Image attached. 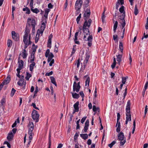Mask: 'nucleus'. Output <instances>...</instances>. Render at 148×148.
<instances>
[{
	"instance_id": "nucleus-1",
	"label": "nucleus",
	"mask_w": 148,
	"mask_h": 148,
	"mask_svg": "<svg viewBox=\"0 0 148 148\" xmlns=\"http://www.w3.org/2000/svg\"><path fill=\"white\" fill-rule=\"evenodd\" d=\"M130 100H129L127 101L126 108V119H128V120L129 121H131V115L130 114Z\"/></svg>"
},
{
	"instance_id": "nucleus-2",
	"label": "nucleus",
	"mask_w": 148,
	"mask_h": 148,
	"mask_svg": "<svg viewBox=\"0 0 148 148\" xmlns=\"http://www.w3.org/2000/svg\"><path fill=\"white\" fill-rule=\"evenodd\" d=\"M118 137L119 140L121 141V145H123L126 142V138L125 137L124 134L123 132H121L118 134Z\"/></svg>"
},
{
	"instance_id": "nucleus-3",
	"label": "nucleus",
	"mask_w": 148,
	"mask_h": 148,
	"mask_svg": "<svg viewBox=\"0 0 148 148\" xmlns=\"http://www.w3.org/2000/svg\"><path fill=\"white\" fill-rule=\"evenodd\" d=\"M27 24H28L29 26H30L31 25L32 26V30L33 31L35 30L36 22L34 19L28 18L27 20Z\"/></svg>"
},
{
	"instance_id": "nucleus-4",
	"label": "nucleus",
	"mask_w": 148,
	"mask_h": 148,
	"mask_svg": "<svg viewBox=\"0 0 148 148\" xmlns=\"http://www.w3.org/2000/svg\"><path fill=\"white\" fill-rule=\"evenodd\" d=\"M32 115L33 119L36 120V122H38L40 115L38 112L36 110H33Z\"/></svg>"
},
{
	"instance_id": "nucleus-5",
	"label": "nucleus",
	"mask_w": 148,
	"mask_h": 148,
	"mask_svg": "<svg viewBox=\"0 0 148 148\" xmlns=\"http://www.w3.org/2000/svg\"><path fill=\"white\" fill-rule=\"evenodd\" d=\"M90 14V9L88 8L85 12L84 14V20H87L89 17Z\"/></svg>"
},
{
	"instance_id": "nucleus-6",
	"label": "nucleus",
	"mask_w": 148,
	"mask_h": 148,
	"mask_svg": "<svg viewBox=\"0 0 148 148\" xmlns=\"http://www.w3.org/2000/svg\"><path fill=\"white\" fill-rule=\"evenodd\" d=\"M82 4L83 1L82 0H77L75 4V9H81Z\"/></svg>"
},
{
	"instance_id": "nucleus-7",
	"label": "nucleus",
	"mask_w": 148,
	"mask_h": 148,
	"mask_svg": "<svg viewBox=\"0 0 148 148\" xmlns=\"http://www.w3.org/2000/svg\"><path fill=\"white\" fill-rule=\"evenodd\" d=\"M90 57V55L89 53L88 52L86 53V57L83 63L84 68H85L86 66V65Z\"/></svg>"
},
{
	"instance_id": "nucleus-8",
	"label": "nucleus",
	"mask_w": 148,
	"mask_h": 148,
	"mask_svg": "<svg viewBox=\"0 0 148 148\" xmlns=\"http://www.w3.org/2000/svg\"><path fill=\"white\" fill-rule=\"evenodd\" d=\"M12 38L14 40L17 41L19 40V35L17 33H16L15 31H12Z\"/></svg>"
},
{
	"instance_id": "nucleus-9",
	"label": "nucleus",
	"mask_w": 148,
	"mask_h": 148,
	"mask_svg": "<svg viewBox=\"0 0 148 148\" xmlns=\"http://www.w3.org/2000/svg\"><path fill=\"white\" fill-rule=\"evenodd\" d=\"M125 16H123V17H120L119 19L122 21L119 22V23L121 24L120 26L122 27V29H123L125 25Z\"/></svg>"
},
{
	"instance_id": "nucleus-10",
	"label": "nucleus",
	"mask_w": 148,
	"mask_h": 148,
	"mask_svg": "<svg viewBox=\"0 0 148 148\" xmlns=\"http://www.w3.org/2000/svg\"><path fill=\"white\" fill-rule=\"evenodd\" d=\"M80 88L79 87H77V83L75 82H74L73 86V91L74 92L76 91L77 92H78L79 91Z\"/></svg>"
},
{
	"instance_id": "nucleus-11",
	"label": "nucleus",
	"mask_w": 148,
	"mask_h": 148,
	"mask_svg": "<svg viewBox=\"0 0 148 148\" xmlns=\"http://www.w3.org/2000/svg\"><path fill=\"white\" fill-rule=\"evenodd\" d=\"M92 36L91 35H89L87 40H85L88 41V45L89 47H90L92 45Z\"/></svg>"
},
{
	"instance_id": "nucleus-12",
	"label": "nucleus",
	"mask_w": 148,
	"mask_h": 148,
	"mask_svg": "<svg viewBox=\"0 0 148 148\" xmlns=\"http://www.w3.org/2000/svg\"><path fill=\"white\" fill-rule=\"evenodd\" d=\"M124 7L122 5L119 9V11L121 13H122V14L120 16V17H123L125 16V11L124 10Z\"/></svg>"
},
{
	"instance_id": "nucleus-13",
	"label": "nucleus",
	"mask_w": 148,
	"mask_h": 148,
	"mask_svg": "<svg viewBox=\"0 0 148 148\" xmlns=\"http://www.w3.org/2000/svg\"><path fill=\"white\" fill-rule=\"evenodd\" d=\"M89 125V121L88 120H87L85 123V125L84 128V132L85 133L86 132H87V130L88 129Z\"/></svg>"
},
{
	"instance_id": "nucleus-14",
	"label": "nucleus",
	"mask_w": 148,
	"mask_h": 148,
	"mask_svg": "<svg viewBox=\"0 0 148 148\" xmlns=\"http://www.w3.org/2000/svg\"><path fill=\"white\" fill-rule=\"evenodd\" d=\"M85 78H87L85 81V86H86L87 84H88V86H89L90 81V77L87 75H86L84 76V78L85 79Z\"/></svg>"
},
{
	"instance_id": "nucleus-15",
	"label": "nucleus",
	"mask_w": 148,
	"mask_h": 148,
	"mask_svg": "<svg viewBox=\"0 0 148 148\" xmlns=\"http://www.w3.org/2000/svg\"><path fill=\"white\" fill-rule=\"evenodd\" d=\"M18 68L22 69L24 64V62L22 60H19L18 62Z\"/></svg>"
},
{
	"instance_id": "nucleus-16",
	"label": "nucleus",
	"mask_w": 148,
	"mask_h": 148,
	"mask_svg": "<svg viewBox=\"0 0 148 148\" xmlns=\"http://www.w3.org/2000/svg\"><path fill=\"white\" fill-rule=\"evenodd\" d=\"M116 60L118 62V64L119 65L120 64L121 62V58L122 57V54H119L118 56H116Z\"/></svg>"
},
{
	"instance_id": "nucleus-17",
	"label": "nucleus",
	"mask_w": 148,
	"mask_h": 148,
	"mask_svg": "<svg viewBox=\"0 0 148 148\" xmlns=\"http://www.w3.org/2000/svg\"><path fill=\"white\" fill-rule=\"evenodd\" d=\"M148 37V34H146L145 32L143 34V36L141 38V39L143 41V42H144L146 41L147 42V38Z\"/></svg>"
},
{
	"instance_id": "nucleus-18",
	"label": "nucleus",
	"mask_w": 148,
	"mask_h": 148,
	"mask_svg": "<svg viewBox=\"0 0 148 148\" xmlns=\"http://www.w3.org/2000/svg\"><path fill=\"white\" fill-rule=\"evenodd\" d=\"M82 30L84 34H85L86 35L90 34V31L88 28H82Z\"/></svg>"
},
{
	"instance_id": "nucleus-19",
	"label": "nucleus",
	"mask_w": 148,
	"mask_h": 148,
	"mask_svg": "<svg viewBox=\"0 0 148 148\" xmlns=\"http://www.w3.org/2000/svg\"><path fill=\"white\" fill-rule=\"evenodd\" d=\"M79 34V32H76L75 34L74 41L75 43L77 44H79V41H77V36Z\"/></svg>"
},
{
	"instance_id": "nucleus-20",
	"label": "nucleus",
	"mask_w": 148,
	"mask_h": 148,
	"mask_svg": "<svg viewBox=\"0 0 148 148\" xmlns=\"http://www.w3.org/2000/svg\"><path fill=\"white\" fill-rule=\"evenodd\" d=\"M13 136V134L12 132H11L9 133L7 137V138L8 140L10 141L12 139Z\"/></svg>"
},
{
	"instance_id": "nucleus-21",
	"label": "nucleus",
	"mask_w": 148,
	"mask_h": 148,
	"mask_svg": "<svg viewBox=\"0 0 148 148\" xmlns=\"http://www.w3.org/2000/svg\"><path fill=\"white\" fill-rule=\"evenodd\" d=\"M31 63H32V64L29 65V67L30 71H32L34 69V67L36 65V63L34 62H33Z\"/></svg>"
},
{
	"instance_id": "nucleus-22",
	"label": "nucleus",
	"mask_w": 148,
	"mask_h": 148,
	"mask_svg": "<svg viewBox=\"0 0 148 148\" xmlns=\"http://www.w3.org/2000/svg\"><path fill=\"white\" fill-rule=\"evenodd\" d=\"M79 105V102L77 101L76 103H75L74 105L73 106L74 108V110H77V111H79V108L78 107Z\"/></svg>"
},
{
	"instance_id": "nucleus-23",
	"label": "nucleus",
	"mask_w": 148,
	"mask_h": 148,
	"mask_svg": "<svg viewBox=\"0 0 148 148\" xmlns=\"http://www.w3.org/2000/svg\"><path fill=\"white\" fill-rule=\"evenodd\" d=\"M35 54L33 53H32L30 57V62H34L35 60Z\"/></svg>"
},
{
	"instance_id": "nucleus-24",
	"label": "nucleus",
	"mask_w": 148,
	"mask_h": 148,
	"mask_svg": "<svg viewBox=\"0 0 148 148\" xmlns=\"http://www.w3.org/2000/svg\"><path fill=\"white\" fill-rule=\"evenodd\" d=\"M80 137L83 139L85 140L88 138V135L87 134H80Z\"/></svg>"
},
{
	"instance_id": "nucleus-25",
	"label": "nucleus",
	"mask_w": 148,
	"mask_h": 148,
	"mask_svg": "<svg viewBox=\"0 0 148 148\" xmlns=\"http://www.w3.org/2000/svg\"><path fill=\"white\" fill-rule=\"evenodd\" d=\"M73 97L75 99H78L79 97V95L76 93L71 92Z\"/></svg>"
},
{
	"instance_id": "nucleus-26",
	"label": "nucleus",
	"mask_w": 148,
	"mask_h": 148,
	"mask_svg": "<svg viewBox=\"0 0 148 148\" xmlns=\"http://www.w3.org/2000/svg\"><path fill=\"white\" fill-rule=\"evenodd\" d=\"M148 86V81H147L146 82V83L145 84L144 88L143 90V94H142L143 97L144 96L146 90Z\"/></svg>"
},
{
	"instance_id": "nucleus-27",
	"label": "nucleus",
	"mask_w": 148,
	"mask_h": 148,
	"mask_svg": "<svg viewBox=\"0 0 148 148\" xmlns=\"http://www.w3.org/2000/svg\"><path fill=\"white\" fill-rule=\"evenodd\" d=\"M118 24V23L117 21H116L113 26V31L114 33L116 32V30Z\"/></svg>"
},
{
	"instance_id": "nucleus-28",
	"label": "nucleus",
	"mask_w": 148,
	"mask_h": 148,
	"mask_svg": "<svg viewBox=\"0 0 148 148\" xmlns=\"http://www.w3.org/2000/svg\"><path fill=\"white\" fill-rule=\"evenodd\" d=\"M22 54V56L23 57V58L24 59L26 58L27 56V54L26 53V50L25 49H24L23 50Z\"/></svg>"
},
{
	"instance_id": "nucleus-29",
	"label": "nucleus",
	"mask_w": 148,
	"mask_h": 148,
	"mask_svg": "<svg viewBox=\"0 0 148 148\" xmlns=\"http://www.w3.org/2000/svg\"><path fill=\"white\" fill-rule=\"evenodd\" d=\"M51 82L52 83L55 85L56 86H57V84L55 81V79L54 77L53 76L50 77Z\"/></svg>"
},
{
	"instance_id": "nucleus-30",
	"label": "nucleus",
	"mask_w": 148,
	"mask_h": 148,
	"mask_svg": "<svg viewBox=\"0 0 148 148\" xmlns=\"http://www.w3.org/2000/svg\"><path fill=\"white\" fill-rule=\"evenodd\" d=\"M119 48L121 53H123V44L122 43L120 42H119Z\"/></svg>"
},
{
	"instance_id": "nucleus-31",
	"label": "nucleus",
	"mask_w": 148,
	"mask_h": 148,
	"mask_svg": "<svg viewBox=\"0 0 148 148\" xmlns=\"http://www.w3.org/2000/svg\"><path fill=\"white\" fill-rule=\"evenodd\" d=\"M85 21L83 25L82 28H86L87 27L88 28L90 26L88 25V23L87 22V20H85Z\"/></svg>"
},
{
	"instance_id": "nucleus-32",
	"label": "nucleus",
	"mask_w": 148,
	"mask_h": 148,
	"mask_svg": "<svg viewBox=\"0 0 148 148\" xmlns=\"http://www.w3.org/2000/svg\"><path fill=\"white\" fill-rule=\"evenodd\" d=\"M37 47V46L35 45L34 44H33L32 47V53H35Z\"/></svg>"
},
{
	"instance_id": "nucleus-33",
	"label": "nucleus",
	"mask_w": 148,
	"mask_h": 148,
	"mask_svg": "<svg viewBox=\"0 0 148 148\" xmlns=\"http://www.w3.org/2000/svg\"><path fill=\"white\" fill-rule=\"evenodd\" d=\"M93 110L94 112H96L97 111L99 112L100 109L99 107H96L94 105L93 106Z\"/></svg>"
},
{
	"instance_id": "nucleus-34",
	"label": "nucleus",
	"mask_w": 148,
	"mask_h": 148,
	"mask_svg": "<svg viewBox=\"0 0 148 148\" xmlns=\"http://www.w3.org/2000/svg\"><path fill=\"white\" fill-rule=\"evenodd\" d=\"M134 13L135 15H137L138 13V10L136 5L135 6Z\"/></svg>"
},
{
	"instance_id": "nucleus-35",
	"label": "nucleus",
	"mask_w": 148,
	"mask_h": 148,
	"mask_svg": "<svg viewBox=\"0 0 148 148\" xmlns=\"http://www.w3.org/2000/svg\"><path fill=\"white\" fill-rule=\"evenodd\" d=\"M23 42H24V44L25 45V46L24 48V49H25L29 45H31V43H28L27 41H23Z\"/></svg>"
},
{
	"instance_id": "nucleus-36",
	"label": "nucleus",
	"mask_w": 148,
	"mask_h": 148,
	"mask_svg": "<svg viewBox=\"0 0 148 148\" xmlns=\"http://www.w3.org/2000/svg\"><path fill=\"white\" fill-rule=\"evenodd\" d=\"M57 44L58 45H57L56 44H55V48L54 49V51L56 53H57L58 52V48L59 44L58 43H57Z\"/></svg>"
},
{
	"instance_id": "nucleus-37",
	"label": "nucleus",
	"mask_w": 148,
	"mask_h": 148,
	"mask_svg": "<svg viewBox=\"0 0 148 148\" xmlns=\"http://www.w3.org/2000/svg\"><path fill=\"white\" fill-rule=\"evenodd\" d=\"M12 44V41L10 39H8L7 41V45L8 47H10Z\"/></svg>"
},
{
	"instance_id": "nucleus-38",
	"label": "nucleus",
	"mask_w": 148,
	"mask_h": 148,
	"mask_svg": "<svg viewBox=\"0 0 148 148\" xmlns=\"http://www.w3.org/2000/svg\"><path fill=\"white\" fill-rule=\"evenodd\" d=\"M25 34L23 36V41H27V38L28 36V33H25Z\"/></svg>"
},
{
	"instance_id": "nucleus-39",
	"label": "nucleus",
	"mask_w": 148,
	"mask_h": 148,
	"mask_svg": "<svg viewBox=\"0 0 148 148\" xmlns=\"http://www.w3.org/2000/svg\"><path fill=\"white\" fill-rule=\"evenodd\" d=\"M32 76V75L30 74L28 72L26 73V76L25 77L26 79L28 81L29 80V78Z\"/></svg>"
},
{
	"instance_id": "nucleus-40",
	"label": "nucleus",
	"mask_w": 148,
	"mask_h": 148,
	"mask_svg": "<svg viewBox=\"0 0 148 148\" xmlns=\"http://www.w3.org/2000/svg\"><path fill=\"white\" fill-rule=\"evenodd\" d=\"M116 58L115 57H114L113 62V64L111 65V67L112 68V69H113L115 67L116 65Z\"/></svg>"
},
{
	"instance_id": "nucleus-41",
	"label": "nucleus",
	"mask_w": 148,
	"mask_h": 148,
	"mask_svg": "<svg viewBox=\"0 0 148 148\" xmlns=\"http://www.w3.org/2000/svg\"><path fill=\"white\" fill-rule=\"evenodd\" d=\"M135 126H136V120H135V119L133 122V126H134V127H133V128L132 130V133L133 134H134V132L135 130Z\"/></svg>"
},
{
	"instance_id": "nucleus-42",
	"label": "nucleus",
	"mask_w": 148,
	"mask_h": 148,
	"mask_svg": "<svg viewBox=\"0 0 148 148\" xmlns=\"http://www.w3.org/2000/svg\"><path fill=\"white\" fill-rule=\"evenodd\" d=\"M16 91V90L14 88H12V89L10 95L11 97H13L15 92Z\"/></svg>"
},
{
	"instance_id": "nucleus-43",
	"label": "nucleus",
	"mask_w": 148,
	"mask_h": 148,
	"mask_svg": "<svg viewBox=\"0 0 148 148\" xmlns=\"http://www.w3.org/2000/svg\"><path fill=\"white\" fill-rule=\"evenodd\" d=\"M146 33L147 32V29H148V16L147 18L145 26Z\"/></svg>"
},
{
	"instance_id": "nucleus-44",
	"label": "nucleus",
	"mask_w": 148,
	"mask_h": 148,
	"mask_svg": "<svg viewBox=\"0 0 148 148\" xmlns=\"http://www.w3.org/2000/svg\"><path fill=\"white\" fill-rule=\"evenodd\" d=\"M32 11L33 13H35L36 14H37L40 12L39 10H38L37 8H35L34 9V10H32Z\"/></svg>"
},
{
	"instance_id": "nucleus-45",
	"label": "nucleus",
	"mask_w": 148,
	"mask_h": 148,
	"mask_svg": "<svg viewBox=\"0 0 148 148\" xmlns=\"http://www.w3.org/2000/svg\"><path fill=\"white\" fill-rule=\"evenodd\" d=\"M81 14H80L79 16L77 17V19H76V21L77 23V24H79V22L80 20V19L81 18Z\"/></svg>"
},
{
	"instance_id": "nucleus-46",
	"label": "nucleus",
	"mask_w": 148,
	"mask_h": 148,
	"mask_svg": "<svg viewBox=\"0 0 148 148\" xmlns=\"http://www.w3.org/2000/svg\"><path fill=\"white\" fill-rule=\"evenodd\" d=\"M116 143V141H113L111 143L108 145V146L110 148H111L113 145Z\"/></svg>"
},
{
	"instance_id": "nucleus-47",
	"label": "nucleus",
	"mask_w": 148,
	"mask_h": 148,
	"mask_svg": "<svg viewBox=\"0 0 148 148\" xmlns=\"http://www.w3.org/2000/svg\"><path fill=\"white\" fill-rule=\"evenodd\" d=\"M76 64H77V67L78 68L79 67L80 64V60L79 59L77 60V61L76 62V63L75 64V65Z\"/></svg>"
},
{
	"instance_id": "nucleus-48",
	"label": "nucleus",
	"mask_w": 148,
	"mask_h": 148,
	"mask_svg": "<svg viewBox=\"0 0 148 148\" xmlns=\"http://www.w3.org/2000/svg\"><path fill=\"white\" fill-rule=\"evenodd\" d=\"M39 35L38 34H36V39L35 40V43H37L39 39Z\"/></svg>"
},
{
	"instance_id": "nucleus-49",
	"label": "nucleus",
	"mask_w": 148,
	"mask_h": 148,
	"mask_svg": "<svg viewBox=\"0 0 148 148\" xmlns=\"http://www.w3.org/2000/svg\"><path fill=\"white\" fill-rule=\"evenodd\" d=\"M50 50L49 49H47L45 53V56L46 57H47L48 56V55L50 53Z\"/></svg>"
},
{
	"instance_id": "nucleus-50",
	"label": "nucleus",
	"mask_w": 148,
	"mask_h": 148,
	"mask_svg": "<svg viewBox=\"0 0 148 148\" xmlns=\"http://www.w3.org/2000/svg\"><path fill=\"white\" fill-rule=\"evenodd\" d=\"M5 98H3L2 99H1V105L2 106H3L4 104L5 103Z\"/></svg>"
},
{
	"instance_id": "nucleus-51",
	"label": "nucleus",
	"mask_w": 148,
	"mask_h": 148,
	"mask_svg": "<svg viewBox=\"0 0 148 148\" xmlns=\"http://www.w3.org/2000/svg\"><path fill=\"white\" fill-rule=\"evenodd\" d=\"M126 80V77H122V84H124Z\"/></svg>"
},
{
	"instance_id": "nucleus-52",
	"label": "nucleus",
	"mask_w": 148,
	"mask_h": 148,
	"mask_svg": "<svg viewBox=\"0 0 148 148\" xmlns=\"http://www.w3.org/2000/svg\"><path fill=\"white\" fill-rule=\"evenodd\" d=\"M51 41H48L47 43V47L48 48H51Z\"/></svg>"
},
{
	"instance_id": "nucleus-53",
	"label": "nucleus",
	"mask_w": 148,
	"mask_h": 148,
	"mask_svg": "<svg viewBox=\"0 0 148 148\" xmlns=\"http://www.w3.org/2000/svg\"><path fill=\"white\" fill-rule=\"evenodd\" d=\"M44 31H42L41 30H40V29H38L37 31V34H38L40 35V34L41 35L43 34Z\"/></svg>"
},
{
	"instance_id": "nucleus-54",
	"label": "nucleus",
	"mask_w": 148,
	"mask_h": 148,
	"mask_svg": "<svg viewBox=\"0 0 148 148\" xmlns=\"http://www.w3.org/2000/svg\"><path fill=\"white\" fill-rule=\"evenodd\" d=\"M76 10L75 12V14L76 15L78 14L80 11V9H78V8L75 9Z\"/></svg>"
},
{
	"instance_id": "nucleus-55",
	"label": "nucleus",
	"mask_w": 148,
	"mask_h": 148,
	"mask_svg": "<svg viewBox=\"0 0 148 148\" xmlns=\"http://www.w3.org/2000/svg\"><path fill=\"white\" fill-rule=\"evenodd\" d=\"M53 73V72L52 71L49 72V73H47L45 74L46 76H49L50 75H52Z\"/></svg>"
},
{
	"instance_id": "nucleus-56",
	"label": "nucleus",
	"mask_w": 148,
	"mask_h": 148,
	"mask_svg": "<svg viewBox=\"0 0 148 148\" xmlns=\"http://www.w3.org/2000/svg\"><path fill=\"white\" fill-rule=\"evenodd\" d=\"M38 91V86H36V87L35 90L34 91V96H35L36 94Z\"/></svg>"
},
{
	"instance_id": "nucleus-57",
	"label": "nucleus",
	"mask_w": 148,
	"mask_h": 148,
	"mask_svg": "<svg viewBox=\"0 0 148 148\" xmlns=\"http://www.w3.org/2000/svg\"><path fill=\"white\" fill-rule=\"evenodd\" d=\"M25 11H26V14H30V11L29 8H28V7L26 9V10H25Z\"/></svg>"
},
{
	"instance_id": "nucleus-58",
	"label": "nucleus",
	"mask_w": 148,
	"mask_h": 148,
	"mask_svg": "<svg viewBox=\"0 0 148 148\" xmlns=\"http://www.w3.org/2000/svg\"><path fill=\"white\" fill-rule=\"evenodd\" d=\"M90 0H86L85 2V6L87 7V5L90 2Z\"/></svg>"
},
{
	"instance_id": "nucleus-59",
	"label": "nucleus",
	"mask_w": 148,
	"mask_h": 148,
	"mask_svg": "<svg viewBox=\"0 0 148 148\" xmlns=\"http://www.w3.org/2000/svg\"><path fill=\"white\" fill-rule=\"evenodd\" d=\"M86 116L83 117L81 120V122L82 123H83L84 121H85L86 118Z\"/></svg>"
},
{
	"instance_id": "nucleus-60",
	"label": "nucleus",
	"mask_w": 148,
	"mask_h": 148,
	"mask_svg": "<svg viewBox=\"0 0 148 148\" xmlns=\"http://www.w3.org/2000/svg\"><path fill=\"white\" fill-rule=\"evenodd\" d=\"M33 130H29L28 134L29 135H34V134L32 133Z\"/></svg>"
},
{
	"instance_id": "nucleus-61",
	"label": "nucleus",
	"mask_w": 148,
	"mask_h": 148,
	"mask_svg": "<svg viewBox=\"0 0 148 148\" xmlns=\"http://www.w3.org/2000/svg\"><path fill=\"white\" fill-rule=\"evenodd\" d=\"M32 106H33L34 108L36 110H39V108L38 107H36V104L35 103H32Z\"/></svg>"
},
{
	"instance_id": "nucleus-62",
	"label": "nucleus",
	"mask_w": 148,
	"mask_h": 148,
	"mask_svg": "<svg viewBox=\"0 0 148 148\" xmlns=\"http://www.w3.org/2000/svg\"><path fill=\"white\" fill-rule=\"evenodd\" d=\"M78 136L79 135L77 133H76L74 136V140H76V139H77Z\"/></svg>"
},
{
	"instance_id": "nucleus-63",
	"label": "nucleus",
	"mask_w": 148,
	"mask_h": 148,
	"mask_svg": "<svg viewBox=\"0 0 148 148\" xmlns=\"http://www.w3.org/2000/svg\"><path fill=\"white\" fill-rule=\"evenodd\" d=\"M53 5H52V4L51 3H49L48 5V7L49 8H50V9L52 8H53Z\"/></svg>"
},
{
	"instance_id": "nucleus-64",
	"label": "nucleus",
	"mask_w": 148,
	"mask_h": 148,
	"mask_svg": "<svg viewBox=\"0 0 148 148\" xmlns=\"http://www.w3.org/2000/svg\"><path fill=\"white\" fill-rule=\"evenodd\" d=\"M79 94L80 95V96L82 97L83 98L84 96V94L83 93V92L82 91H80L79 92Z\"/></svg>"
}]
</instances>
